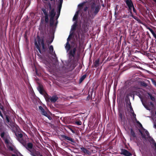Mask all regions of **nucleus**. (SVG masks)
<instances>
[{
  "mask_svg": "<svg viewBox=\"0 0 156 156\" xmlns=\"http://www.w3.org/2000/svg\"><path fill=\"white\" fill-rule=\"evenodd\" d=\"M41 10L44 15L45 21L46 23H48L49 21V15L48 14V11L46 8H42Z\"/></svg>",
  "mask_w": 156,
  "mask_h": 156,
  "instance_id": "11",
  "label": "nucleus"
},
{
  "mask_svg": "<svg viewBox=\"0 0 156 156\" xmlns=\"http://www.w3.org/2000/svg\"><path fill=\"white\" fill-rule=\"evenodd\" d=\"M133 6L134 5L132 6H128V9H129V12H131V11H132V8H133Z\"/></svg>",
  "mask_w": 156,
  "mask_h": 156,
  "instance_id": "40",
  "label": "nucleus"
},
{
  "mask_svg": "<svg viewBox=\"0 0 156 156\" xmlns=\"http://www.w3.org/2000/svg\"><path fill=\"white\" fill-rule=\"evenodd\" d=\"M62 137L65 140L69 142V143L71 144L72 145H75V146H76V145H77L74 139L70 137H69L65 135H63L62 136Z\"/></svg>",
  "mask_w": 156,
  "mask_h": 156,
  "instance_id": "9",
  "label": "nucleus"
},
{
  "mask_svg": "<svg viewBox=\"0 0 156 156\" xmlns=\"http://www.w3.org/2000/svg\"><path fill=\"white\" fill-rule=\"evenodd\" d=\"M43 63L47 66V68H51L52 63L51 62H49L48 61H45Z\"/></svg>",
  "mask_w": 156,
  "mask_h": 156,
  "instance_id": "17",
  "label": "nucleus"
},
{
  "mask_svg": "<svg viewBox=\"0 0 156 156\" xmlns=\"http://www.w3.org/2000/svg\"><path fill=\"white\" fill-rule=\"evenodd\" d=\"M63 2V0H59V1H58L59 3L58 4H62Z\"/></svg>",
  "mask_w": 156,
  "mask_h": 156,
  "instance_id": "48",
  "label": "nucleus"
},
{
  "mask_svg": "<svg viewBox=\"0 0 156 156\" xmlns=\"http://www.w3.org/2000/svg\"><path fill=\"white\" fill-rule=\"evenodd\" d=\"M129 105L128 107L130 109V112L131 113H132L134 112V111L133 109V108L132 107V106L131 105V103L130 102H129V105Z\"/></svg>",
  "mask_w": 156,
  "mask_h": 156,
  "instance_id": "30",
  "label": "nucleus"
},
{
  "mask_svg": "<svg viewBox=\"0 0 156 156\" xmlns=\"http://www.w3.org/2000/svg\"><path fill=\"white\" fill-rule=\"evenodd\" d=\"M15 135L16 137L17 140L23 146L25 147L31 153V152H32L31 149L32 148L33 145L31 143H28L27 145H26V140L24 139L23 137V135L21 133H15Z\"/></svg>",
  "mask_w": 156,
  "mask_h": 156,
  "instance_id": "3",
  "label": "nucleus"
},
{
  "mask_svg": "<svg viewBox=\"0 0 156 156\" xmlns=\"http://www.w3.org/2000/svg\"><path fill=\"white\" fill-rule=\"evenodd\" d=\"M58 99V97L56 95H54L49 98V99L51 102L55 103L56 101Z\"/></svg>",
  "mask_w": 156,
  "mask_h": 156,
  "instance_id": "13",
  "label": "nucleus"
},
{
  "mask_svg": "<svg viewBox=\"0 0 156 156\" xmlns=\"http://www.w3.org/2000/svg\"><path fill=\"white\" fill-rule=\"evenodd\" d=\"M130 134L133 137H136L135 133L133 129L132 128L130 129Z\"/></svg>",
  "mask_w": 156,
  "mask_h": 156,
  "instance_id": "27",
  "label": "nucleus"
},
{
  "mask_svg": "<svg viewBox=\"0 0 156 156\" xmlns=\"http://www.w3.org/2000/svg\"><path fill=\"white\" fill-rule=\"evenodd\" d=\"M77 48V47L76 46L69 51L68 53L69 60L65 61V63H64V65L59 68L60 70L62 73H64L68 71H72L74 69L75 67L74 66H72V65L69 62V60L71 61L74 59Z\"/></svg>",
  "mask_w": 156,
  "mask_h": 156,
  "instance_id": "2",
  "label": "nucleus"
},
{
  "mask_svg": "<svg viewBox=\"0 0 156 156\" xmlns=\"http://www.w3.org/2000/svg\"><path fill=\"white\" fill-rule=\"evenodd\" d=\"M49 53L53 56L54 57H53V58L55 59L56 62L57 63L58 61L57 58L56 57V55L55 53V51H54L53 47L52 45H51L49 46Z\"/></svg>",
  "mask_w": 156,
  "mask_h": 156,
  "instance_id": "10",
  "label": "nucleus"
},
{
  "mask_svg": "<svg viewBox=\"0 0 156 156\" xmlns=\"http://www.w3.org/2000/svg\"><path fill=\"white\" fill-rule=\"evenodd\" d=\"M80 9H78V10L76 12L73 18V21H77V19L78 18V16Z\"/></svg>",
  "mask_w": 156,
  "mask_h": 156,
  "instance_id": "14",
  "label": "nucleus"
},
{
  "mask_svg": "<svg viewBox=\"0 0 156 156\" xmlns=\"http://www.w3.org/2000/svg\"><path fill=\"white\" fill-rule=\"evenodd\" d=\"M100 9V6L97 5L94 2H92L91 5V9L90 10L91 14L94 16L96 15L99 11Z\"/></svg>",
  "mask_w": 156,
  "mask_h": 156,
  "instance_id": "6",
  "label": "nucleus"
},
{
  "mask_svg": "<svg viewBox=\"0 0 156 156\" xmlns=\"http://www.w3.org/2000/svg\"><path fill=\"white\" fill-rule=\"evenodd\" d=\"M142 85L144 87H146L147 86V84L144 82H143L142 83Z\"/></svg>",
  "mask_w": 156,
  "mask_h": 156,
  "instance_id": "44",
  "label": "nucleus"
},
{
  "mask_svg": "<svg viewBox=\"0 0 156 156\" xmlns=\"http://www.w3.org/2000/svg\"><path fill=\"white\" fill-rule=\"evenodd\" d=\"M58 23V20H56V23H55V27H54V28H55H55H56V25Z\"/></svg>",
  "mask_w": 156,
  "mask_h": 156,
  "instance_id": "56",
  "label": "nucleus"
},
{
  "mask_svg": "<svg viewBox=\"0 0 156 156\" xmlns=\"http://www.w3.org/2000/svg\"><path fill=\"white\" fill-rule=\"evenodd\" d=\"M88 30V27L87 26V23L84 22L83 23L82 29H80L79 31L78 34V37H80V35L82 37H83L85 34L87 32Z\"/></svg>",
  "mask_w": 156,
  "mask_h": 156,
  "instance_id": "8",
  "label": "nucleus"
},
{
  "mask_svg": "<svg viewBox=\"0 0 156 156\" xmlns=\"http://www.w3.org/2000/svg\"><path fill=\"white\" fill-rule=\"evenodd\" d=\"M77 26V21H75L73 24L72 26L71 30V31L75 30Z\"/></svg>",
  "mask_w": 156,
  "mask_h": 156,
  "instance_id": "25",
  "label": "nucleus"
},
{
  "mask_svg": "<svg viewBox=\"0 0 156 156\" xmlns=\"http://www.w3.org/2000/svg\"><path fill=\"white\" fill-rule=\"evenodd\" d=\"M139 131L141 135L142 138L145 140H148L152 148H154V150L156 152V143L153 138L150 135L148 131L146 130L145 131V133L147 137H146L145 135L143 133L140 129H139Z\"/></svg>",
  "mask_w": 156,
  "mask_h": 156,
  "instance_id": "4",
  "label": "nucleus"
},
{
  "mask_svg": "<svg viewBox=\"0 0 156 156\" xmlns=\"http://www.w3.org/2000/svg\"><path fill=\"white\" fill-rule=\"evenodd\" d=\"M43 21V20H42V19H41V22H42Z\"/></svg>",
  "mask_w": 156,
  "mask_h": 156,
  "instance_id": "63",
  "label": "nucleus"
},
{
  "mask_svg": "<svg viewBox=\"0 0 156 156\" xmlns=\"http://www.w3.org/2000/svg\"><path fill=\"white\" fill-rule=\"evenodd\" d=\"M86 76V74L83 75L80 78L79 80L80 83H81L83 81V80L85 78Z\"/></svg>",
  "mask_w": 156,
  "mask_h": 156,
  "instance_id": "28",
  "label": "nucleus"
},
{
  "mask_svg": "<svg viewBox=\"0 0 156 156\" xmlns=\"http://www.w3.org/2000/svg\"><path fill=\"white\" fill-rule=\"evenodd\" d=\"M155 3H156V0H153Z\"/></svg>",
  "mask_w": 156,
  "mask_h": 156,
  "instance_id": "62",
  "label": "nucleus"
},
{
  "mask_svg": "<svg viewBox=\"0 0 156 156\" xmlns=\"http://www.w3.org/2000/svg\"><path fill=\"white\" fill-rule=\"evenodd\" d=\"M71 37H68L67 39V42H69V41L71 39Z\"/></svg>",
  "mask_w": 156,
  "mask_h": 156,
  "instance_id": "55",
  "label": "nucleus"
},
{
  "mask_svg": "<svg viewBox=\"0 0 156 156\" xmlns=\"http://www.w3.org/2000/svg\"><path fill=\"white\" fill-rule=\"evenodd\" d=\"M131 114H132V116L134 118L136 117V115L134 113V112L131 113Z\"/></svg>",
  "mask_w": 156,
  "mask_h": 156,
  "instance_id": "45",
  "label": "nucleus"
},
{
  "mask_svg": "<svg viewBox=\"0 0 156 156\" xmlns=\"http://www.w3.org/2000/svg\"><path fill=\"white\" fill-rule=\"evenodd\" d=\"M49 16L51 17H54L55 15V9L54 8H53L49 12Z\"/></svg>",
  "mask_w": 156,
  "mask_h": 156,
  "instance_id": "21",
  "label": "nucleus"
},
{
  "mask_svg": "<svg viewBox=\"0 0 156 156\" xmlns=\"http://www.w3.org/2000/svg\"><path fill=\"white\" fill-rule=\"evenodd\" d=\"M0 136L3 140L5 145L8 149L7 150L4 147H0V153L4 156H9L8 153V151H10L12 156H17L20 153L16 149L14 144L13 141L9 135L5 133L4 132L1 133Z\"/></svg>",
  "mask_w": 156,
  "mask_h": 156,
  "instance_id": "1",
  "label": "nucleus"
},
{
  "mask_svg": "<svg viewBox=\"0 0 156 156\" xmlns=\"http://www.w3.org/2000/svg\"><path fill=\"white\" fill-rule=\"evenodd\" d=\"M75 123L77 125H80L82 124V122L80 121H76Z\"/></svg>",
  "mask_w": 156,
  "mask_h": 156,
  "instance_id": "39",
  "label": "nucleus"
},
{
  "mask_svg": "<svg viewBox=\"0 0 156 156\" xmlns=\"http://www.w3.org/2000/svg\"><path fill=\"white\" fill-rule=\"evenodd\" d=\"M150 105H151L152 107L154 106V105L153 103L152 102H151V101L150 102Z\"/></svg>",
  "mask_w": 156,
  "mask_h": 156,
  "instance_id": "54",
  "label": "nucleus"
},
{
  "mask_svg": "<svg viewBox=\"0 0 156 156\" xmlns=\"http://www.w3.org/2000/svg\"><path fill=\"white\" fill-rule=\"evenodd\" d=\"M85 2H84L83 3L79 4L78 5V9H80L81 10V8L82 7L84 4H85Z\"/></svg>",
  "mask_w": 156,
  "mask_h": 156,
  "instance_id": "32",
  "label": "nucleus"
},
{
  "mask_svg": "<svg viewBox=\"0 0 156 156\" xmlns=\"http://www.w3.org/2000/svg\"><path fill=\"white\" fill-rule=\"evenodd\" d=\"M143 105L144 107V108L147 110H149V111L151 112V113H152V111L151 110V109L149 107H148L145 104H143Z\"/></svg>",
  "mask_w": 156,
  "mask_h": 156,
  "instance_id": "31",
  "label": "nucleus"
},
{
  "mask_svg": "<svg viewBox=\"0 0 156 156\" xmlns=\"http://www.w3.org/2000/svg\"><path fill=\"white\" fill-rule=\"evenodd\" d=\"M39 109L40 110L41 112L44 110L42 106H40L39 107Z\"/></svg>",
  "mask_w": 156,
  "mask_h": 156,
  "instance_id": "41",
  "label": "nucleus"
},
{
  "mask_svg": "<svg viewBox=\"0 0 156 156\" xmlns=\"http://www.w3.org/2000/svg\"><path fill=\"white\" fill-rule=\"evenodd\" d=\"M65 47L67 52L69 50L70 48V46L69 42H67Z\"/></svg>",
  "mask_w": 156,
  "mask_h": 156,
  "instance_id": "26",
  "label": "nucleus"
},
{
  "mask_svg": "<svg viewBox=\"0 0 156 156\" xmlns=\"http://www.w3.org/2000/svg\"><path fill=\"white\" fill-rule=\"evenodd\" d=\"M152 34L154 38L156 39V34H155V33L154 32L153 34Z\"/></svg>",
  "mask_w": 156,
  "mask_h": 156,
  "instance_id": "51",
  "label": "nucleus"
},
{
  "mask_svg": "<svg viewBox=\"0 0 156 156\" xmlns=\"http://www.w3.org/2000/svg\"><path fill=\"white\" fill-rule=\"evenodd\" d=\"M124 1L128 7L134 5L132 0H124Z\"/></svg>",
  "mask_w": 156,
  "mask_h": 156,
  "instance_id": "15",
  "label": "nucleus"
},
{
  "mask_svg": "<svg viewBox=\"0 0 156 156\" xmlns=\"http://www.w3.org/2000/svg\"><path fill=\"white\" fill-rule=\"evenodd\" d=\"M119 120L122 123V122H124L125 119L124 117H123L121 113H119Z\"/></svg>",
  "mask_w": 156,
  "mask_h": 156,
  "instance_id": "18",
  "label": "nucleus"
},
{
  "mask_svg": "<svg viewBox=\"0 0 156 156\" xmlns=\"http://www.w3.org/2000/svg\"><path fill=\"white\" fill-rule=\"evenodd\" d=\"M5 118L6 122L7 123H9L10 122V121L8 116L7 115H5Z\"/></svg>",
  "mask_w": 156,
  "mask_h": 156,
  "instance_id": "37",
  "label": "nucleus"
},
{
  "mask_svg": "<svg viewBox=\"0 0 156 156\" xmlns=\"http://www.w3.org/2000/svg\"><path fill=\"white\" fill-rule=\"evenodd\" d=\"M59 15H60L59 14H58L56 16V20H57L58 19V18L59 16Z\"/></svg>",
  "mask_w": 156,
  "mask_h": 156,
  "instance_id": "49",
  "label": "nucleus"
},
{
  "mask_svg": "<svg viewBox=\"0 0 156 156\" xmlns=\"http://www.w3.org/2000/svg\"><path fill=\"white\" fill-rule=\"evenodd\" d=\"M130 12V16L131 17H133V18L135 20H137V17L136 16H133L132 14V11H131V12Z\"/></svg>",
  "mask_w": 156,
  "mask_h": 156,
  "instance_id": "34",
  "label": "nucleus"
},
{
  "mask_svg": "<svg viewBox=\"0 0 156 156\" xmlns=\"http://www.w3.org/2000/svg\"><path fill=\"white\" fill-rule=\"evenodd\" d=\"M154 127L156 129V124H154Z\"/></svg>",
  "mask_w": 156,
  "mask_h": 156,
  "instance_id": "61",
  "label": "nucleus"
},
{
  "mask_svg": "<svg viewBox=\"0 0 156 156\" xmlns=\"http://www.w3.org/2000/svg\"><path fill=\"white\" fill-rule=\"evenodd\" d=\"M62 5V4H58V9H61Z\"/></svg>",
  "mask_w": 156,
  "mask_h": 156,
  "instance_id": "43",
  "label": "nucleus"
},
{
  "mask_svg": "<svg viewBox=\"0 0 156 156\" xmlns=\"http://www.w3.org/2000/svg\"><path fill=\"white\" fill-rule=\"evenodd\" d=\"M133 12H135V13H136V10L135 9V8L134 6H133Z\"/></svg>",
  "mask_w": 156,
  "mask_h": 156,
  "instance_id": "50",
  "label": "nucleus"
},
{
  "mask_svg": "<svg viewBox=\"0 0 156 156\" xmlns=\"http://www.w3.org/2000/svg\"><path fill=\"white\" fill-rule=\"evenodd\" d=\"M88 9V7L87 6H86L84 9L83 10L84 11H86Z\"/></svg>",
  "mask_w": 156,
  "mask_h": 156,
  "instance_id": "52",
  "label": "nucleus"
},
{
  "mask_svg": "<svg viewBox=\"0 0 156 156\" xmlns=\"http://www.w3.org/2000/svg\"><path fill=\"white\" fill-rule=\"evenodd\" d=\"M54 18V17H51L50 19V26L51 28L49 31V39L47 41V42L49 44H51L53 42L54 38L55 29L54 28V26H53Z\"/></svg>",
  "mask_w": 156,
  "mask_h": 156,
  "instance_id": "5",
  "label": "nucleus"
},
{
  "mask_svg": "<svg viewBox=\"0 0 156 156\" xmlns=\"http://www.w3.org/2000/svg\"><path fill=\"white\" fill-rule=\"evenodd\" d=\"M48 6L49 9V10H51L53 8H52L51 4L50 2H48Z\"/></svg>",
  "mask_w": 156,
  "mask_h": 156,
  "instance_id": "35",
  "label": "nucleus"
},
{
  "mask_svg": "<svg viewBox=\"0 0 156 156\" xmlns=\"http://www.w3.org/2000/svg\"><path fill=\"white\" fill-rule=\"evenodd\" d=\"M73 35V33H70L68 37H69L71 38V37Z\"/></svg>",
  "mask_w": 156,
  "mask_h": 156,
  "instance_id": "53",
  "label": "nucleus"
},
{
  "mask_svg": "<svg viewBox=\"0 0 156 156\" xmlns=\"http://www.w3.org/2000/svg\"><path fill=\"white\" fill-rule=\"evenodd\" d=\"M151 80L152 83L156 87V82L155 80L152 78L151 79Z\"/></svg>",
  "mask_w": 156,
  "mask_h": 156,
  "instance_id": "36",
  "label": "nucleus"
},
{
  "mask_svg": "<svg viewBox=\"0 0 156 156\" xmlns=\"http://www.w3.org/2000/svg\"><path fill=\"white\" fill-rule=\"evenodd\" d=\"M37 89L40 94L42 95L43 94V87L42 85H40L37 87Z\"/></svg>",
  "mask_w": 156,
  "mask_h": 156,
  "instance_id": "19",
  "label": "nucleus"
},
{
  "mask_svg": "<svg viewBox=\"0 0 156 156\" xmlns=\"http://www.w3.org/2000/svg\"><path fill=\"white\" fill-rule=\"evenodd\" d=\"M118 6V5H116L115 7V12H114V16L115 18H116L117 14L118 13L117 12V11L118 10V8L117 7Z\"/></svg>",
  "mask_w": 156,
  "mask_h": 156,
  "instance_id": "29",
  "label": "nucleus"
},
{
  "mask_svg": "<svg viewBox=\"0 0 156 156\" xmlns=\"http://www.w3.org/2000/svg\"><path fill=\"white\" fill-rule=\"evenodd\" d=\"M100 59L99 58H98L97 60H96L94 62V67L95 68H97L99 65L100 64Z\"/></svg>",
  "mask_w": 156,
  "mask_h": 156,
  "instance_id": "22",
  "label": "nucleus"
},
{
  "mask_svg": "<svg viewBox=\"0 0 156 156\" xmlns=\"http://www.w3.org/2000/svg\"><path fill=\"white\" fill-rule=\"evenodd\" d=\"M61 9H58V14H60V12L61 11Z\"/></svg>",
  "mask_w": 156,
  "mask_h": 156,
  "instance_id": "57",
  "label": "nucleus"
},
{
  "mask_svg": "<svg viewBox=\"0 0 156 156\" xmlns=\"http://www.w3.org/2000/svg\"><path fill=\"white\" fill-rule=\"evenodd\" d=\"M134 120L137 123V122H139V121H138L137 119H136V117L135 118H134Z\"/></svg>",
  "mask_w": 156,
  "mask_h": 156,
  "instance_id": "58",
  "label": "nucleus"
},
{
  "mask_svg": "<svg viewBox=\"0 0 156 156\" xmlns=\"http://www.w3.org/2000/svg\"><path fill=\"white\" fill-rule=\"evenodd\" d=\"M80 149L81 150L82 152L84 153L85 154H89L90 153L89 151L88 150L86 149L84 147H80Z\"/></svg>",
  "mask_w": 156,
  "mask_h": 156,
  "instance_id": "20",
  "label": "nucleus"
},
{
  "mask_svg": "<svg viewBox=\"0 0 156 156\" xmlns=\"http://www.w3.org/2000/svg\"><path fill=\"white\" fill-rule=\"evenodd\" d=\"M139 98L140 99V101H141V102H142V105H143V104H144V102L143 99L142 97H140V98Z\"/></svg>",
  "mask_w": 156,
  "mask_h": 156,
  "instance_id": "47",
  "label": "nucleus"
},
{
  "mask_svg": "<svg viewBox=\"0 0 156 156\" xmlns=\"http://www.w3.org/2000/svg\"><path fill=\"white\" fill-rule=\"evenodd\" d=\"M147 29L151 32L152 34H153L154 32V31L151 28L149 27L147 28Z\"/></svg>",
  "mask_w": 156,
  "mask_h": 156,
  "instance_id": "38",
  "label": "nucleus"
},
{
  "mask_svg": "<svg viewBox=\"0 0 156 156\" xmlns=\"http://www.w3.org/2000/svg\"><path fill=\"white\" fill-rule=\"evenodd\" d=\"M120 154L123 155L125 156H131L132 154L127 150L124 149H121Z\"/></svg>",
  "mask_w": 156,
  "mask_h": 156,
  "instance_id": "12",
  "label": "nucleus"
},
{
  "mask_svg": "<svg viewBox=\"0 0 156 156\" xmlns=\"http://www.w3.org/2000/svg\"><path fill=\"white\" fill-rule=\"evenodd\" d=\"M129 96L132 97L133 96V99H134V96L133 95H132V94L129 95Z\"/></svg>",
  "mask_w": 156,
  "mask_h": 156,
  "instance_id": "59",
  "label": "nucleus"
},
{
  "mask_svg": "<svg viewBox=\"0 0 156 156\" xmlns=\"http://www.w3.org/2000/svg\"><path fill=\"white\" fill-rule=\"evenodd\" d=\"M69 129L72 132V133H75V131L73 129H72V128H69Z\"/></svg>",
  "mask_w": 156,
  "mask_h": 156,
  "instance_id": "46",
  "label": "nucleus"
},
{
  "mask_svg": "<svg viewBox=\"0 0 156 156\" xmlns=\"http://www.w3.org/2000/svg\"><path fill=\"white\" fill-rule=\"evenodd\" d=\"M136 94L138 96L139 98L142 97L141 95L139 92H137L136 93Z\"/></svg>",
  "mask_w": 156,
  "mask_h": 156,
  "instance_id": "42",
  "label": "nucleus"
},
{
  "mask_svg": "<svg viewBox=\"0 0 156 156\" xmlns=\"http://www.w3.org/2000/svg\"><path fill=\"white\" fill-rule=\"evenodd\" d=\"M40 44L42 45L43 50L45 51V47L43 39L41 40L39 37L37 40V42L35 40L34 44L36 48L38 50L40 53L41 54V51L40 48Z\"/></svg>",
  "mask_w": 156,
  "mask_h": 156,
  "instance_id": "7",
  "label": "nucleus"
},
{
  "mask_svg": "<svg viewBox=\"0 0 156 156\" xmlns=\"http://www.w3.org/2000/svg\"><path fill=\"white\" fill-rule=\"evenodd\" d=\"M55 0H52V1H54V2H55Z\"/></svg>",
  "mask_w": 156,
  "mask_h": 156,
  "instance_id": "64",
  "label": "nucleus"
},
{
  "mask_svg": "<svg viewBox=\"0 0 156 156\" xmlns=\"http://www.w3.org/2000/svg\"><path fill=\"white\" fill-rule=\"evenodd\" d=\"M125 100L126 104H127L128 105H129V102H130L129 98L128 97H126L125 98Z\"/></svg>",
  "mask_w": 156,
  "mask_h": 156,
  "instance_id": "33",
  "label": "nucleus"
},
{
  "mask_svg": "<svg viewBox=\"0 0 156 156\" xmlns=\"http://www.w3.org/2000/svg\"><path fill=\"white\" fill-rule=\"evenodd\" d=\"M148 96L150 97V99L153 101L155 102V98L151 93H147Z\"/></svg>",
  "mask_w": 156,
  "mask_h": 156,
  "instance_id": "23",
  "label": "nucleus"
},
{
  "mask_svg": "<svg viewBox=\"0 0 156 156\" xmlns=\"http://www.w3.org/2000/svg\"><path fill=\"white\" fill-rule=\"evenodd\" d=\"M41 112L42 115L47 117L49 120L51 119V117L49 115H48L47 112L45 111L44 110H43Z\"/></svg>",
  "mask_w": 156,
  "mask_h": 156,
  "instance_id": "16",
  "label": "nucleus"
},
{
  "mask_svg": "<svg viewBox=\"0 0 156 156\" xmlns=\"http://www.w3.org/2000/svg\"><path fill=\"white\" fill-rule=\"evenodd\" d=\"M36 75H38V76H40V74H39L38 73H37V70L36 71Z\"/></svg>",
  "mask_w": 156,
  "mask_h": 156,
  "instance_id": "60",
  "label": "nucleus"
},
{
  "mask_svg": "<svg viewBox=\"0 0 156 156\" xmlns=\"http://www.w3.org/2000/svg\"><path fill=\"white\" fill-rule=\"evenodd\" d=\"M137 125L138 126V127L140 128H141L142 130L145 131V133L146 130H147L146 129H145L143 126L142 124L139 122H137Z\"/></svg>",
  "mask_w": 156,
  "mask_h": 156,
  "instance_id": "24",
  "label": "nucleus"
}]
</instances>
